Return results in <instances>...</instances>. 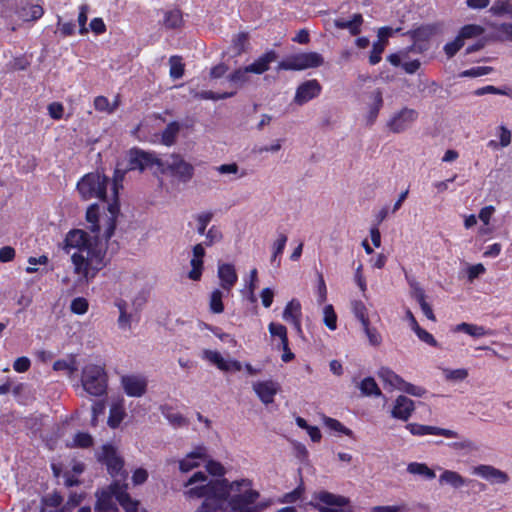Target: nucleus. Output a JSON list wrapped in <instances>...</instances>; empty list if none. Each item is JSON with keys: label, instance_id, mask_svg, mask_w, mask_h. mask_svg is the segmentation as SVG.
<instances>
[{"label": "nucleus", "instance_id": "nucleus-50", "mask_svg": "<svg viewBox=\"0 0 512 512\" xmlns=\"http://www.w3.org/2000/svg\"><path fill=\"white\" fill-rule=\"evenodd\" d=\"M94 443L93 437L86 432H78L75 434L73 444L78 448H90Z\"/></svg>", "mask_w": 512, "mask_h": 512}, {"label": "nucleus", "instance_id": "nucleus-24", "mask_svg": "<svg viewBox=\"0 0 512 512\" xmlns=\"http://www.w3.org/2000/svg\"><path fill=\"white\" fill-rule=\"evenodd\" d=\"M161 413L174 427H182L188 425V420L179 412L175 411L172 406L162 405Z\"/></svg>", "mask_w": 512, "mask_h": 512}, {"label": "nucleus", "instance_id": "nucleus-49", "mask_svg": "<svg viewBox=\"0 0 512 512\" xmlns=\"http://www.w3.org/2000/svg\"><path fill=\"white\" fill-rule=\"evenodd\" d=\"M89 303L84 297H76L71 301L70 310L77 315H83L88 311Z\"/></svg>", "mask_w": 512, "mask_h": 512}, {"label": "nucleus", "instance_id": "nucleus-41", "mask_svg": "<svg viewBox=\"0 0 512 512\" xmlns=\"http://www.w3.org/2000/svg\"><path fill=\"white\" fill-rule=\"evenodd\" d=\"M324 424L328 429L335 431L339 434H344L348 437L353 436V431L351 429L347 428L346 426H344L339 420H337L335 418L325 417Z\"/></svg>", "mask_w": 512, "mask_h": 512}, {"label": "nucleus", "instance_id": "nucleus-20", "mask_svg": "<svg viewBox=\"0 0 512 512\" xmlns=\"http://www.w3.org/2000/svg\"><path fill=\"white\" fill-rule=\"evenodd\" d=\"M440 31V25L437 23L421 25L410 31V37L415 44L427 43L434 35Z\"/></svg>", "mask_w": 512, "mask_h": 512}, {"label": "nucleus", "instance_id": "nucleus-16", "mask_svg": "<svg viewBox=\"0 0 512 512\" xmlns=\"http://www.w3.org/2000/svg\"><path fill=\"white\" fill-rule=\"evenodd\" d=\"M279 389V384L272 380L258 381L253 384V390L265 405L273 403Z\"/></svg>", "mask_w": 512, "mask_h": 512}, {"label": "nucleus", "instance_id": "nucleus-11", "mask_svg": "<svg viewBox=\"0 0 512 512\" xmlns=\"http://www.w3.org/2000/svg\"><path fill=\"white\" fill-rule=\"evenodd\" d=\"M322 91V86L317 79H311L301 83L294 96V102L297 105H304L314 98H317Z\"/></svg>", "mask_w": 512, "mask_h": 512}, {"label": "nucleus", "instance_id": "nucleus-54", "mask_svg": "<svg viewBox=\"0 0 512 512\" xmlns=\"http://www.w3.org/2000/svg\"><path fill=\"white\" fill-rule=\"evenodd\" d=\"M248 33L240 32L233 38V48L238 55L242 54L246 50L248 44Z\"/></svg>", "mask_w": 512, "mask_h": 512}, {"label": "nucleus", "instance_id": "nucleus-40", "mask_svg": "<svg viewBox=\"0 0 512 512\" xmlns=\"http://www.w3.org/2000/svg\"><path fill=\"white\" fill-rule=\"evenodd\" d=\"M484 32V28L477 24H467L461 27V29L458 32V35L462 38L464 41L465 39H471L474 37H478L482 35Z\"/></svg>", "mask_w": 512, "mask_h": 512}, {"label": "nucleus", "instance_id": "nucleus-29", "mask_svg": "<svg viewBox=\"0 0 512 512\" xmlns=\"http://www.w3.org/2000/svg\"><path fill=\"white\" fill-rule=\"evenodd\" d=\"M407 471L413 475H420L427 480H432L436 477L434 470L429 468L425 463H409L407 466Z\"/></svg>", "mask_w": 512, "mask_h": 512}, {"label": "nucleus", "instance_id": "nucleus-55", "mask_svg": "<svg viewBox=\"0 0 512 512\" xmlns=\"http://www.w3.org/2000/svg\"><path fill=\"white\" fill-rule=\"evenodd\" d=\"M205 236H206V239L203 244L207 247H210L213 244L220 242L223 238V235H222V232L220 231V229L214 225L212 227H210V229L207 231Z\"/></svg>", "mask_w": 512, "mask_h": 512}, {"label": "nucleus", "instance_id": "nucleus-8", "mask_svg": "<svg viewBox=\"0 0 512 512\" xmlns=\"http://www.w3.org/2000/svg\"><path fill=\"white\" fill-rule=\"evenodd\" d=\"M96 459L100 464L106 466L107 472L112 478L124 475L125 461L112 444H103L100 451L96 453Z\"/></svg>", "mask_w": 512, "mask_h": 512}, {"label": "nucleus", "instance_id": "nucleus-48", "mask_svg": "<svg viewBox=\"0 0 512 512\" xmlns=\"http://www.w3.org/2000/svg\"><path fill=\"white\" fill-rule=\"evenodd\" d=\"M324 324L330 330H335L337 328V315L334 311V308L331 304H328L324 307Z\"/></svg>", "mask_w": 512, "mask_h": 512}, {"label": "nucleus", "instance_id": "nucleus-64", "mask_svg": "<svg viewBox=\"0 0 512 512\" xmlns=\"http://www.w3.org/2000/svg\"><path fill=\"white\" fill-rule=\"evenodd\" d=\"M53 369L55 371H67L69 374H73L77 370L74 361L68 362L64 359L55 361L53 363Z\"/></svg>", "mask_w": 512, "mask_h": 512}, {"label": "nucleus", "instance_id": "nucleus-39", "mask_svg": "<svg viewBox=\"0 0 512 512\" xmlns=\"http://www.w3.org/2000/svg\"><path fill=\"white\" fill-rule=\"evenodd\" d=\"M223 293L219 289L212 291L209 300L210 311L214 314H220L224 311Z\"/></svg>", "mask_w": 512, "mask_h": 512}, {"label": "nucleus", "instance_id": "nucleus-59", "mask_svg": "<svg viewBox=\"0 0 512 512\" xmlns=\"http://www.w3.org/2000/svg\"><path fill=\"white\" fill-rule=\"evenodd\" d=\"M414 332L422 342H424L432 347L439 346V344H438L437 340L434 338V336L431 333H429L428 331H426L424 328H422L421 326H417V329H415Z\"/></svg>", "mask_w": 512, "mask_h": 512}, {"label": "nucleus", "instance_id": "nucleus-36", "mask_svg": "<svg viewBox=\"0 0 512 512\" xmlns=\"http://www.w3.org/2000/svg\"><path fill=\"white\" fill-rule=\"evenodd\" d=\"M352 311L354 316L360 321L361 325L367 326V323L370 322L368 310L361 300H355L352 302Z\"/></svg>", "mask_w": 512, "mask_h": 512}, {"label": "nucleus", "instance_id": "nucleus-58", "mask_svg": "<svg viewBox=\"0 0 512 512\" xmlns=\"http://www.w3.org/2000/svg\"><path fill=\"white\" fill-rule=\"evenodd\" d=\"M362 328L371 345L379 346L381 344L382 337L376 328L370 326V322L367 323V326H362Z\"/></svg>", "mask_w": 512, "mask_h": 512}, {"label": "nucleus", "instance_id": "nucleus-22", "mask_svg": "<svg viewBox=\"0 0 512 512\" xmlns=\"http://www.w3.org/2000/svg\"><path fill=\"white\" fill-rule=\"evenodd\" d=\"M277 59V53L274 50H269L258 57L254 62L247 65V70L254 74H263L269 70V66Z\"/></svg>", "mask_w": 512, "mask_h": 512}, {"label": "nucleus", "instance_id": "nucleus-18", "mask_svg": "<svg viewBox=\"0 0 512 512\" xmlns=\"http://www.w3.org/2000/svg\"><path fill=\"white\" fill-rule=\"evenodd\" d=\"M415 409L414 402L410 398L400 395L396 398L391 415L395 419L407 421Z\"/></svg>", "mask_w": 512, "mask_h": 512}, {"label": "nucleus", "instance_id": "nucleus-21", "mask_svg": "<svg viewBox=\"0 0 512 512\" xmlns=\"http://www.w3.org/2000/svg\"><path fill=\"white\" fill-rule=\"evenodd\" d=\"M301 316L302 312L300 302L296 299H292L284 308L283 319L286 322L291 323L298 332H302Z\"/></svg>", "mask_w": 512, "mask_h": 512}, {"label": "nucleus", "instance_id": "nucleus-12", "mask_svg": "<svg viewBox=\"0 0 512 512\" xmlns=\"http://www.w3.org/2000/svg\"><path fill=\"white\" fill-rule=\"evenodd\" d=\"M154 165L162 166V163L153 153L136 148L130 149V171L136 169L143 171L152 168Z\"/></svg>", "mask_w": 512, "mask_h": 512}, {"label": "nucleus", "instance_id": "nucleus-14", "mask_svg": "<svg viewBox=\"0 0 512 512\" xmlns=\"http://www.w3.org/2000/svg\"><path fill=\"white\" fill-rule=\"evenodd\" d=\"M473 474L482 477L491 484H506L509 481V476L506 472L491 465H478L474 467Z\"/></svg>", "mask_w": 512, "mask_h": 512}, {"label": "nucleus", "instance_id": "nucleus-43", "mask_svg": "<svg viewBox=\"0 0 512 512\" xmlns=\"http://www.w3.org/2000/svg\"><path fill=\"white\" fill-rule=\"evenodd\" d=\"M118 107V101L115 100L113 104H111L105 96H97L94 99V108L99 112H107L113 113Z\"/></svg>", "mask_w": 512, "mask_h": 512}, {"label": "nucleus", "instance_id": "nucleus-61", "mask_svg": "<svg viewBox=\"0 0 512 512\" xmlns=\"http://www.w3.org/2000/svg\"><path fill=\"white\" fill-rule=\"evenodd\" d=\"M493 70L492 67L488 66H476L467 69L461 73L463 77H480L489 74Z\"/></svg>", "mask_w": 512, "mask_h": 512}, {"label": "nucleus", "instance_id": "nucleus-33", "mask_svg": "<svg viewBox=\"0 0 512 512\" xmlns=\"http://www.w3.org/2000/svg\"><path fill=\"white\" fill-rule=\"evenodd\" d=\"M359 388L361 393L365 396L379 397L382 395V392L373 377L364 378L361 381Z\"/></svg>", "mask_w": 512, "mask_h": 512}, {"label": "nucleus", "instance_id": "nucleus-27", "mask_svg": "<svg viewBox=\"0 0 512 512\" xmlns=\"http://www.w3.org/2000/svg\"><path fill=\"white\" fill-rule=\"evenodd\" d=\"M372 99H373V102L369 107V112H368V116H367V121H368V124H370V125L375 122V120L378 117V114L383 106L382 91L380 89H376L372 93Z\"/></svg>", "mask_w": 512, "mask_h": 512}, {"label": "nucleus", "instance_id": "nucleus-1", "mask_svg": "<svg viewBox=\"0 0 512 512\" xmlns=\"http://www.w3.org/2000/svg\"><path fill=\"white\" fill-rule=\"evenodd\" d=\"M185 491L188 498H204L195 512H227L226 503L231 512H262L271 505L270 500L258 501L259 491L252 488L253 482L243 478L230 482L228 479L207 481V475L198 471L185 483L192 486Z\"/></svg>", "mask_w": 512, "mask_h": 512}, {"label": "nucleus", "instance_id": "nucleus-46", "mask_svg": "<svg viewBox=\"0 0 512 512\" xmlns=\"http://www.w3.org/2000/svg\"><path fill=\"white\" fill-rule=\"evenodd\" d=\"M305 488L303 484L301 483L298 485L294 490L291 492L285 493L279 500L280 503H288L292 504L297 502L299 499H301L302 495L304 494Z\"/></svg>", "mask_w": 512, "mask_h": 512}, {"label": "nucleus", "instance_id": "nucleus-4", "mask_svg": "<svg viewBox=\"0 0 512 512\" xmlns=\"http://www.w3.org/2000/svg\"><path fill=\"white\" fill-rule=\"evenodd\" d=\"M110 180L99 173H87L77 182L76 188L83 200L98 198L107 202V186Z\"/></svg>", "mask_w": 512, "mask_h": 512}, {"label": "nucleus", "instance_id": "nucleus-37", "mask_svg": "<svg viewBox=\"0 0 512 512\" xmlns=\"http://www.w3.org/2000/svg\"><path fill=\"white\" fill-rule=\"evenodd\" d=\"M86 220L90 223V230L92 232H99V206L97 204H91L86 211Z\"/></svg>", "mask_w": 512, "mask_h": 512}, {"label": "nucleus", "instance_id": "nucleus-17", "mask_svg": "<svg viewBox=\"0 0 512 512\" xmlns=\"http://www.w3.org/2000/svg\"><path fill=\"white\" fill-rule=\"evenodd\" d=\"M207 457V449L203 445L197 446L192 452L188 453L185 458L180 460L179 469L182 472H189L198 467Z\"/></svg>", "mask_w": 512, "mask_h": 512}, {"label": "nucleus", "instance_id": "nucleus-31", "mask_svg": "<svg viewBox=\"0 0 512 512\" xmlns=\"http://www.w3.org/2000/svg\"><path fill=\"white\" fill-rule=\"evenodd\" d=\"M439 482L449 484L454 488H460L464 486L465 479L455 471L444 470V472L439 477Z\"/></svg>", "mask_w": 512, "mask_h": 512}, {"label": "nucleus", "instance_id": "nucleus-13", "mask_svg": "<svg viewBox=\"0 0 512 512\" xmlns=\"http://www.w3.org/2000/svg\"><path fill=\"white\" fill-rule=\"evenodd\" d=\"M167 166L171 174L178 177L182 182L190 181L194 175V167L179 155H172Z\"/></svg>", "mask_w": 512, "mask_h": 512}, {"label": "nucleus", "instance_id": "nucleus-7", "mask_svg": "<svg viewBox=\"0 0 512 512\" xmlns=\"http://www.w3.org/2000/svg\"><path fill=\"white\" fill-rule=\"evenodd\" d=\"M324 63V58L317 52H301L292 54L281 60L277 70L301 71L309 68H317Z\"/></svg>", "mask_w": 512, "mask_h": 512}, {"label": "nucleus", "instance_id": "nucleus-57", "mask_svg": "<svg viewBox=\"0 0 512 512\" xmlns=\"http://www.w3.org/2000/svg\"><path fill=\"white\" fill-rule=\"evenodd\" d=\"M114 305L119 311L118 324L121 328H125L128 322L127 303L123 299H116Z\"/></svg>", "mask_w": 512, "mask_h": 512}, {"label": "nucleus", "instance_id": "nucleus-35", "mask_svg": "<svg viewBox=\"0 0 512 512\" xmlns=\"http://www.w3.org/2000/svg\"><path fill=\"white\" fill-rule=\"evenodd\" d=\"M456 331L464 332L473 337H483L488 333V331L483 326H478L475 324L469 323H460L456 327Z\"/></svg>", "mask_w": 512, "mask_h": 512}, {"label": "nucleus", "instance_id": "nucleus-38", "mask_svg": "<svg viewBox=\"0 0 512 512\" xmlns=\"http://www.w3.org/2000/svg\"><path fill=\"white\" fill-rule=\"evenodd\" d=\"M489 11L494 16L512 15V3L509 0H497Z\"/></svg>", "mask_w": 512, "mask_h": 512}, {"label": "nucleus", "instance_id": "nucleus-45", "mask_svg": "<svg viewBox=\"0 0 512 512\" xmlns=\"http://www.w3.org/2000/svg\"><path fill=\"white\" fill-rule=\"evenodd\" d=\"M268 329L271 336L279 337L281 344H286L288 340L287 328L283 324L271 322Z\"/></svg>", "mask_w": 512, "mask_h": 512}, {"label": "nucleus", "instance_id": "nucleus-62", "mask_svg": "<svg viewBox=\"0 0 512 512\" xmlns=\"http://www.w3.org/2000/svg\"><path fill=\"white\" fill-rule=\"evenodd\" d=\"M213 214L211 212H205L197 216V232L200 235H204L208 224L211 222Z\"/></svg>", "mask_w": 512, "mask_h": 512}, {"label": "nucleus", "instance_id": "nucleus-3", "mask_svg": "<svg viewBox=\"0 0 512 512\" xmlns=\"http://www.w3.org/2000/svg\"><path fill=\"white\" fill-rule=\"evenodd\" d=\"M96 512H117V504L128 512V484L114 480L105 489L96 492Z\"/></svg>", "mask_w": 512, "mask_h": 512}, {"label": "nucleus", "instance_id": "nucleus-47", "mask_svg": "<svg viewBox=\"0 0 512 512\" xmlns=\"http://www.w3.org/2000/svg\"><path fill=\"white\" fill-rule=\"evenodd\" d=\"M106 411V401L98 400L94 402L92 405V416L90 424L92 427H96L98 425V419L100 416H103Z\"/></svg>", "mask_w": 512, "mask_h": 512}, {"label": "nucleus", "instance_id": "nucleus-60", "mask_svg": "<svg viewBox=\"0 0 512 512\" xmlns=\"http://www.w3.org/2000/svg\"><path fill=\"white\" fill-rule=\"evenodd\" d=\"M205 357L221 370H227V365L222 355L217 351L206 350Z\"/></svg>", "mask_w": 512, "mask_h": 512}, {"label": "nucleus", "instance_id": "nucleus-51", "mask_svg": "<svg viewBox=\"0 0 512 512\" xmlns=\"http://www.w3.org/2000/svg\"><path fill=\"white\" fill-rule=\"evenodd\" d=\"M464 46V41L457 35L455 39L444 45V52L448 58L454 57L457 52Z\"/></svg>", "mask_w": 512, "mask_h": 512}, {"label": "nucleus", "instance_id": "nucleus-25", "mask_svg": "<svg viewBox=\"0 0 512 512\" xmlns=\"http://www.w3.org/2000/svg\"><path fill=\"white\" fill-rule=\"evenodd\" d=\"M363 17L360 13L353 15L351 20H336L335 26L339 29H349L351 35L356 36L361 32Z\"/></svg>", "mask_w": 512, "mask_h": 512}, {"label": "nucleus", "instance_id": "nucleus-15", "mask_svg": "<svg viewBox=\"0 0 512 512\" xmlns=\"http://www.w3.org/2000/svg\"><path fill=\"white\" fill-rule=\"evenodd\" d=\"M406 429L409 430V432L415 436L441 435L446 438L458 437V433L453 430L439 428L436 426L422 425L418 423H408L406 425Z\"/></svg>", "mask_w": 512, "mask_h": 512}, {"label": "nucleus", "instance_id": "nucleus-44", "mask_svg": "<svg viewBox=\"0 0 512 512\" xmlns=\"http://www.w3.org/2000/svg\"><path fill=\"white\" fill-rule=\"evenodd\" d=\"M287 236L283 233L278 235V238L273 243L272 249V256H271V262L275 263L277 258L280 257L285 249L286 243H287Z\"/></svg>", "mask_w": 512, "mask_h": 512}, {"label": "nucleus", "instance_id": "nucleus-19", "mask_svg": "<svg viewBox=\"0 0 512 512\" xmlns=\"http://www.w3.org/2000/svg\"><path fill=\"white\" fill-rule=\"evenodd\" d=\"M218 277L220 286L228 292L234 287L238 280L234 265L229 263L219 264Z\"/></svg>", "mask_w": 512, "mask_h": 512}, {"label": "nucleus", "instance_id": "nucleus-26", "mask_svg": "<svg viewBox=\"0 0 512 512\" xmlns=\"http://www.w3.org/2000/svg\"><path fill=\"white\" fill-rule=\"evenodd\" d=\"M147 378L143 375L130 374V397H141L147 390Z\"/></svg>", "mask_w": 512, "mask_h": 512}, {"label": "nucleus", "instance_id": "nucleus-9", "mask_svg": "<svg viewBox=\"0 0 512 512\" xmlns=\"http://www.w3.org/2000/svg\"><path fill=\"white\" fill-rule=\"evenodd\" d=\"M119 170L115 171V176L112 182V202L108 204V211L110 213V217L108 219V227L105 231V237L107 239H110L114 231L116 229V220L118 217V214L120 212V203H119V189L123 188L122 181H123V175L118 176Z\"/></svg>", "mask_w": 512, "mask_h": 512}, {"label": "nucleus", "instance_id": "nucleus-32", "mask_svg": "<svg viewBox=\"0 0 512 512\" xmlns=\"http://www.w3.org/2000/svg\"><path fill=\"white\" fill-rule=\"evenodd\" d=\"M183 23L182 12L179 9H173L165 12L163 24L168 29L179 28Z\"/></svg>", "mask_w": 512, "mask_h": 512}, {"label": "nucleus", "instance_id": "nucleus-42", "mask_svg": "<svg viewBox=\"0 0 512 512\" xmlns=\"http://www.w3.org/2000/svg\"><path fill=\"white\" fill-rule=\"evenodd\" d=\"M44 14V9L40 4H29L27 7L22 8V16L25 20H38Z\"/></svg>", "mask_w": 512, "mask_h": 512}, {"label": "nucleus", "instance_id": "nucleus-10", "mask_svg": "<svg viewBox=\"0 0 512 512\" xmlns=\"http://www.w3.org/2000/svg\"><path fill=\"white\" fill-rule=\"evenodd\" d=\"M418 116L415 109L404 107L390 118L387 127L393 133H402L412 126Z\"/></svg>", "mask_w": 512, "mask_h": 512}, {"label": "nucleus", "instance_id": "nucleus-34", "mask_svg": "<svg viewBox=\"0 0 512 512\" xmlns=\"http://www.w3.org/2000/svg\"><path fill=\"white\" fill-rule=\"evenodd\" d=\"M169 64H170V71H169L170 77L174 80L182 78L184 75V72H185V65L182 62V57L177 56V55L171 56L169 59Z\"/></svg>", "mask_w": 512, "mask_h": 512}, {"label": "nucleus", "instance_id": "nucleus-53", "mask_svg": "<svg viewBox=\"0 0 512 512\" xmlns=\"http://www.w3.org/2000/svg\"><path fill=\"white\" fill-rule=\"evenodd\" d=\"M191 270L188 273L189 279L199 281L203 273V260L192 258L190 261Z\"/></svg>", "mask_w": 512, "mask_h": 512}, {"label": "nucleus", "instance_id": "nucleus-6", "mask_svg": "<svg viewBox=\"0 0 512 512\" xmlns=\"http://www.w3.org/2000/svg\"><path fill=\"white\" fill-rule=\"evenodd\" d=\"M310 505L319 512H353L349 498L325 490L315 492Z\"/></svg>", "mask_w": 512, "mask_h": 512}, {"label": "nucleus", "instance_id": "nucleus-2", "mask_svg": "<svg viewBox=\"0 0 512 512\" xmlns=\"http://www.w3.org/2000/svg\"><path fill=\"white\" fill-rule=\"evenodd\" d=\"M63 250L71 254L74 273L87 282L94 279L105 266V252L84 230H70L65 236Z\"/></svg>", "mask_w": 512, "mask_h": 512}, {"label": "nucleus", "instance_id": "nucleus-23", "mask_svg": "<svg viewBox=\"0 0 512 512\" xmlns=\"http://www.w3.org/2000/svg\"><path fill=\"white\" fill-rule=\"evenodd\" d=\"M123 402V399L119 400L117 402H114L110 407L107 424L109 425V427L113 429L117 428L124 419L125 410Z\"/></svg>", "mask_w": 512, "mask_h": 512}, {"label": "nucleus", "instance_id": "nucleus-52", "mask_svg": "<svg viewBox=\"0 0 512 512\" xmlns=\"http://www.w3.org/2000/svg\"><path fill=\"white\" fill-rule=\"evenodd\" d=\"M236 94L235 91L232 92H224V93H215L213 91H202L195 95V97L204 99V100H222L233 97Z\"/></svg>", "mask_w": 512, "mask_h": 512}, {"label": "nucleus", "instance_id": "nucleus-30", "mask_svg": "<svg viewBox=\"0 0 512 512\" xmlns=\"http://www.w3.org/2000/svg\"><path fill=\"white\" fill-rule=\"evenodd\" d=\"M180 131V125L176 121L170 122L163 130L161 141L166 146H171L175 143L176 137Z\"/></svg>", "mask_w": 512, "mask_h": 512}, {"label": "nucleus", "instance_id": "nucleus-63", "mask_svg": "<svg viewBox=\"0 0 512 512\" xmlns=\"http://www.w3.org/2000/svg\"><path fill=\"white\" fill-rule=\"evenodd\" d=\"M248 73L249 70H247V67L236 69L233 73L229 75V81L232 83H240L243 84L247 82L248 80Z\"/></svg>", "mask_w": 512, "mask_h": 512}, {"label": "nucleus", "instance_id": "nucleus-5", "mask_svg": "<svg viewBox=\"0 0 512 512\" xmlns=\"http://www.w3.org/2000/svg\"><path fill=\"white\" fill-rule=\"evenodd\" d=\"M83 389L91 396H104L107 393L108 377L105 369L99 365L88 364L82 370Z\"/></svg>", "mask_w": 512, "mask_h": 512}, {"label": "nucleus", "instance_id": "nucleus-28", "mask_svg": "<svg viewBox=\"0 0 512 512\" xmlns=\"http://www.w3.org/2000/svg\"><path fill=\"white\" fill-rule=\"evenodd\" d=\"M379 378L394 388L400 389L404 379L387 367H382L378 372Z\"/></svg>", "mask_w": 512, "mask_h": 512}, {"label": "nucleus", "instance_id": "nucleus-56", "mask_svg": "<svg viewBox=\"0 0 512 512\" xmlns=\"http://www.w3.org/2000/svg\"><path fill=\"white\" fill-rule=\"evenodd\" d=\"M385 47H386V45L383 44L382 42L376 41L373 43L372 50H371V53L369 56V63L371 65H376L381 61V59H382L381 55L384 52Z\"/></svg>", "mask_w": 512, "mask_h": 512}]
</instances>
